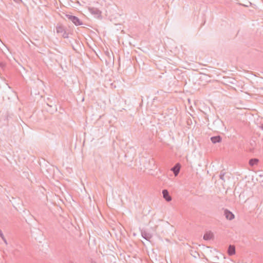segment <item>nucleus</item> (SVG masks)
Listing matches in <instances>:
<instances>
[{"instance_id": "13", "label": "nucleus", "mask_w": 263, "mask_h": 263, "mask_svg": "<svg viewBox=\"0 0 263 263\" xmlns=\"http://www.w3.org/2000/svg\"><path fill=\"white\" fill-rule=\"evenodd\" d=\"M224 174H225V173L224 172H223V171H221L220 173V175H219V178L220 179L224 181Z\"/></svg>"}, {"instance_id": "9", "label": "nucleus", "mask_w": 263, "mask_h": 263, "mask_svg": "<svg viewBox=\"0 0 263 263\" xmlns=\"http://www.w3.org/2000/svg\"><path fill=\"white\" fill-rule=\"evenodd\" d=\"M213 237V233L211 232H206L203 236V239L205 240H211Z\"/></svg>"}, {"instance_id": "7", "label": "nucleus", "mask_w": 263, "mask_h": 263, "mask_svg": "<svg viewBox=\"0 0 263 263\" xmlns=\"http://www.w3.org/2000/svg\"><path fill=\"white\" fill-rule=\"evenodd\" d=\"M65 31V27L61 24L58 25L56 27V31L57 33L62 34Z\"/></svg>"}, {"instance_id": "17", "label": "nucleus", "mask_w": 263, "mask_h": 263, "mask_svg": "<svg viewBox=\"0 0 263 263\" xmlns=\"http://www.w3.org/2000/svg\"><path fill=\"white\" fill-rule=\"evenodd\" d=\"M14 2H15L16 3H20V2H21V0H13Z\"/></svg>"}, {"instance_id": "5", "label": "nucleus", "mask_w": 263, "mask_h": 263, "mask_svg": "<svg viewBox=\"0 0 263 263\" xmlns=\"http://www.w3.org/2000/svg\"><path fill=\"white\" fill-rule=\"evenodd\" d=\"M162 193L163 198L166 201L168 202L172 200V197L170 195L169 193L167 190H163Z\"/></svg>"}, {"instance_id": "8", "label": "nucleus", "mask_w": 263, "mask_h": 263, "mask_svg": "<svg viewBox=\"0 0 263 263\" xmlns=\"http://www.w3.org/2000/svg\"><path fill=\"white\" fill-rule=\"evenodd\" d=\"M222 138L220 136H213L211 138V140L212 143L215 144L216 143H219L221 141Z\"/></svg>"}, {"instance_id": "3", "label": "nucleus", "mask_w": 263, "mask_h": 263, "mask_svg": "<svg viewBox=\"0 0 263 263\" xmlns=\"http://www.w3.org/2000/svg\"><path fill=\"white\" fill-rule=\"evenodd\" d=\"M181 165L179 163H176L171 170L173 172L175 176H177L179 173Z\"/></svg>"}, {"instance_id": "4", "label": "nucleus", "mask_w": 263, "mask_h": 263, "mask_svg": "<svg viewBox=\"0 0 263 263\" xmlns=\"http://www.w3.org/2000/svg\"><path fill=\"white\" fill-rule=\"evenodd\" d=\"M224 215H225L226 218L230 220L233 219L235 217L234 215L227 209L224 210Z\"/></svg>"}, {"instance_id": "19", "label": "nucleus", "mask_w": 263, "mask_h": 263, "mask_svg": "<svg viewBox=\"0 0 263 263\" xmlns=\"http://www.w3.org/2000/svg\"><path fill=\"white\" fill-rule=\"evenodd\" d=\"M2 231L0 230V234H2Z\"/></svg>"}, {"instance_id": "1", "label": "nucleus", "mask_w": 263, "mask_h": 263, "mask_svg": "<svg viewBox=\"0 0 263 263\" xmlns=\"http://www.w3.org/2000/svg\"><path fill=\"white\" fill-rule=\"evenodd\" d=\"M66 16L69 21H71L76 26H79L83 24L82 22L76 16L66 14Z\"/></svg>"}, {"instance_id": "11", "label": "nucleus", "mask_w": 263, "mask_h": 263, "mask_svg": "<svg viewBox=\"0 0 263 263\" xmlns=\"http://www.w3.org/2000/svg\"><path fill=\"white\" fill-rule=\"evenodd\" d=\"M141 234L142 237L147 240H149L152 237L151 234L146 233V232H142Z\"/></svg>"}, {"instance_id": "6", "label": "nucleus", "mask_w": 263, "mask_h": 263, "mask_svg": "<svg viewBox=\"0 0 263 263\" xmlns=\"http://www.w3.org/2000/svg\"><path fill=\"white\" fill-rule=\"evenodd\" d=\"M228 254L229 256H232L235 254V247L233 245H230L228 249Z\"/></svg>"}, {"instance_id": "12", "label": "nucleus", "mask_w": 263, "mask_h": 263, "mask_svg": "<svg viewBox=\"0 0 263 263\" xmlns=\"http://www.w3.org/2000/svg\"><path fill=\"white\" fill-rule=\"evenodd\" d=\"M149 163L150 167L151 168V169H153L155 166V161L153 158H152L149 160Z\"/></svg>"}, {"instance_id": "14", "label": "nucleus", "mask_w": 263, "mask_h": 263, "mask_svg": "<svg viewBox=\"0 0 263 263\" xmlns=\"http://www.w3.org/2000/svg\"><path fill=\"white\" fill-rule=\"evenodd\" d=\"M0 236L2 238V239H3V240L4 241V242H5V243L6 245H7V240L6 239V238H5L4 237V235H3V233H2V234H0Z\"/></svg>"}, {"instance_id": "20", "label": "nucleus", "mask_w": 263, "mask_h": 263, "mask_svg": "<svg viewBox=\"0 0 263 263\" xmlns=\"http://www.w3.org/2000/svg\"><path fill=\"white\" fill-rule=\"evenodd\" d=\"M0 65H1V66H3V64H0Z\"/></svg>"}, {"instance_id": "16", "label": "nucleus", "mask_w": 263, "mask_h": 263, "mask_svg": "<svg viewBox=\"0 0 263 263\" xmlns=\"http://www.w3.org/2000/svg\"><path fill=\"white\" fill-rule=\"evenodd\" d=\"M259 128L263 130V123L261 124L260 126H259Z\"/></svg>"}, {"instance_id": "2", "label": "nucleus", "mask_w": 263, "mask_h": 263, "mask_svg": "<svg viewBox=\"0 0 263 263\" xmlns=\"http://www.w3.org/2000/svg\"><path fill=\"white\" fill-rule=\"evenodd\" d=\"M88 10L95 17L98 18H102V12L98 8L90 7L88 8Z\"/></svg>"}, {"instance_id": "18", "label": "nucleus", "mask_w": 263, "mask_h": 263, "mask_svg": "<svg viewBox=\"0 0 263 263\" xmlns=\"http://www.w3.org/2000/svg\"><path fill=\"white\" fill-rule=\"evenodd\" d=\"M47 105L48 106H50V107H52V105H50V104H48V103L47 104Z\"/></svg>"}, {"instance_id": "15", "label": "nucleus", "mask_w": 263, "mask_h": 263, "mask_svg": "<svg viewBox=\"0 0 263 263\" xmlns=\"http://www.w3.org/2000/svg\"><path fill=\"white\" fill-rule=\"evenodd\" d=\"M61 34L64 38H68V33L66 32V31H64Z\"/></svg>"}, {"instance_id": "10", "label": "nucleus", "mask_w": 263, "mask_h": 263, "mask_svg": "<svg viewBox=\"0 0 263 263\" xmlns=\"http://www.w3.org/2000/svg\"><path fill=\"white\" fill-rule=\"evenodd\" d=\"M259 160L257 158H252V159H251L250 160H249V164L253 166H254V165H256L257 164V163L258 162Z\"/></svg>"}]
</instances>
